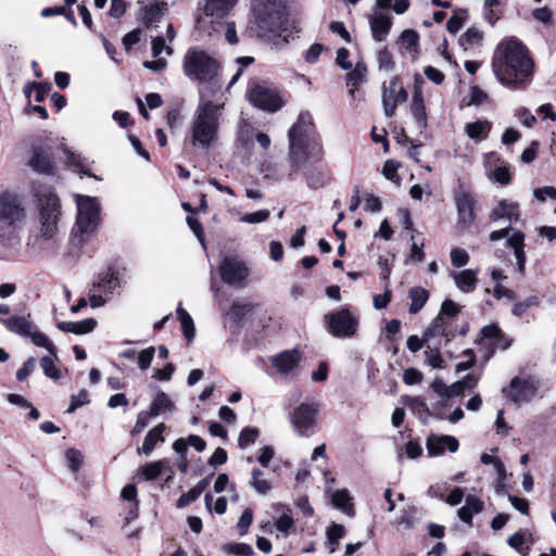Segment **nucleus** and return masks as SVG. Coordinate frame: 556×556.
I'll use <instances>...</instances> for the list:
<instances>
[{"label":"nucleus","mask_w":556,"mask_h":556,"mask_svg":"<svg viewBox=\"0 0 556 556\" xmlns=\"http://www.w3.org/2000/svg\"><path fill=\"white\" fill-rule=\"evenodd\" d=\"M329 332L338 338L353 337L358 328V318L348 309L342 308L325 317Z\"/></svg>","instance_id":"nucleus-8"},{"label":"nucleus","mask_w":556,"mask_h":556,"mask_svg":"<svg viewBox=\"0 0 556 556\" xmlns=\"http://www.w3.org/2000/svg\"><path fill=\"white\" fill-rule=\"evenodd\" d=\"M250 486L261 495L267 494L271 489L269 481L264 478V472L257 468L251 472Z\"/></svg>","instance_id":"nucleus-33"},{"label":"nucleus","mask_w":556,"mask_h":556,"mask_svg":"<svg viewBox=\"0 0 556 556\" xmlns=\"http://www.w3.org/2000/svg\"><path fill=\"white\" fill-rule=\"evenodd\" d=\"M344 527L338 523H333L327 530V539L328 542L332 545L331 551H334V547L339 544V540L344 535Z\"/></svg>","instance_id":"nucleus-50"},{"label":"nucleus","mask_w":556,"mask_h":556,"mask_svg":"<svg viewBox=\"0 0 556 556\" xmlns=\"http://www.w3.org/2000/svg\"><path fill=\"white\" fill-rule=\"evenodd\" d=\"M454 202L457 211V226L462 229H468L476 219L475 197L465 189H459L454 194Z\"/></svg>","instance_id":"nucleus-12"},{"label":"nucleus","mask_w":556,"mask_h":556,"mask_svg":"<svg viewBox=\"0 0 556 556\" xmlns=\"http://www.w3.org/2000/svg\"><path fill=\"white\" fill-rule=\"evenodd\" d=\"M65 457L68 463V467L72 471H77L83 462L81 453L76 448H68L65 452Z\"/></svg>","instance_id":"nucleus-53"},{"label":"nucleus","mask_w":556,"mask_h":556,"mask_svg":"<svg viewBox=\"0 0 556 556\" xmlns=\"http://www.w3.org/2000/svg\"><path fill=\"white\" fill-rule=\"evenodd\" d=\"M372 37L376 41H383L392 26L391 18L386 14H376L369 21Z\"/></svg>","instance_id":"nucleus-23"},{"label":"nucleus","mask_w":556,"mask_h":556,"mask_svg":"<svg viewBox=\"0 0 556 556\" xmlns=\"http://www.w3.org/2000/svg\"><path fill=\"white\" fill-rule=\"evenodd\" d=\"M483 509V503L473 495L466 497V503L457 511L459 519L468 525L472 523L473 514H479Z\"/></svg>","instance_id":"nucleus-28"},{"label":"nucleus","mask_w":556,"mask_h":556,"mask_svg":"<svg viewBox=\"0 0 556 556\" xmlns=\"http://www.w3.org/2000/svg\"><path fill=\"white\" fill-rule=\"evenodd\" d=\"M40 366L45 375L53 380L60 379L61 375L59 369L54 365V361L51 356H43L40 359Z\"/></svg>","instance_id":"nucleus-47"},{"label":"nucleus","mask_w":556,"mask_h":556,"mask_svg":"<svg viewBox=\"0 0 556 556\" xmlns=\"http://www.w3.org/2000/svg\"><path fill=\"white\" fill-rule=\"evenodd\" d=\"M219 273L226 283L240 286L248 277L249 270L239 258L226 256L219 265Z\"/></svg>","instance_id":"nucleus-14"},{"label":"nucleus","mask_w":556,"mask_h":556,"mask_svg":"<svg viewBox=\"0 0 556 556\" xmlns=\"http://www.w3.org/2000/svg\"><path fill=\"white\" fill-rule=\"evenodd\" d=\"M97 326V320L93 318H87L80 321H61L58 324V328L63 332H71L75 334H86Z\"/></svg>","instance_id":"nucleus-24"},{"label":"nucleus","mask_w":556,"mask_h":556,"mask_svg":"<svg viewBox=\"0 0 556 556\" xmlns=\"http://www.w3.org/2000/svg\"><path fill=\"white\" fill-rule=\"evenodd\" d=\"M408 94L405 88L399 87L397 77L393 76L389 86L383 88L382 103L384 114L389 117L395 114L396 105L407 101Z\"/></svg>","instance_id":"nucleus-15"},{"label":"nucleus","mask_w":556,"mask_h":556,"mask_svg":"<svg viewBox=\"0 0 556 556\" xmlns=\"http://www.w3.org/2000/svg\"><path fill=\"white\" fill-rule=\"evenodd\" d=\"M30 88L36 90L35 100L37 102H41L45 100L47 92L50 90V85L41 83L28 84L24 89L26 96H29Z\"/></svg>","instance_id":"nucleus-52"},{"label":"nucleus","mask_w":556,"mask_h":556,"mask_svg":"<svg viewBox=\"0 0 556 556\" xmlns=\"http://www.w3.org/2000/svg\"><path fill=\"white\" fill-rule=\"evenodd\" d=\"M405 405L410 408L413 412L417 413H428V407L426 402L420 396H410L404 401Z\"/></svg>","instance_id":"nucleus-57"},{"label":"nucleus","mask_w":556,"mask_h":556,"mask_svg":"<svg viewBox=\"0 0 556 556\" xmlns=\"http://www.w3.org/2000/svg\"><path fill=\"white\" fill-rule=\"evenodd\" d=\"M219 72V63L207 52L192 48L189 49L184 58L185 75L198 83L215 81Z\"/></svg>","instance_id":"nucleus-5"},{"label":"nucleus","mask_w":556,"mask_h":556,"mask_svg":"<svg viewBox=\"0 0 556 556\" xmlns=\"http://www.w3.org/2000/svg\"><path fill=\"white\" fill-rule=\"evenodd\" d=\"M26 216L21 198L12 192L0 194V220L7 226L15 227Z\"/></svg>","instance_id":"nucleus-9"},{"label":"nucleus","mask_w":556,"mask_h":556,"mask_svg":"<svg viewBox=\"0 0 556 556\" xmlns=\"http://www.w3.org/2000/svg\"><path fill=\"white\" fill-rule=\"evenodd\" d=\"M301 361L298 350H287L270 358L271 365L282 375L290 374Z\"/></svg>","instance_id":"nucleus-21"},{"label":"nucleus","mask_w":556,"mask_h":556,"mask_svg":"<svg viewBox=\"0 0 556 556\" xmlns=\"http://www.w3.org/2000/svg\"><path fill=\"white\" fill-rule=\"evenodd\" d=\"M270 215L269 210H260L253 213L244 214L240 220L247 224H260L265 222Z\"/></svg>","instance_id":"nucleus-51"},{"label":"nucleus","mask_w":556,"mask_h":556,"mask_svg":"<svg viewBox=\"0 0 556 556\" xmlns=\"http://www.w3.org/2000/svg\"><path fill=\"white\" fill-rule=\"evenodd\" d=\"M483 39V33L476 28H468L465 34L460 37L459 42L465 50L480 47Z\"/></svg>","instance_id":"nucleus-35"},{"label":"nucleus","mask_w":556,"mask_h":556,"mask_svg":"<svg viewBox=\"0 0 556 556\" xmlns=\"http://www.w3.org/2000/svg\"><path fill=\"white\" fill-rule=\"evenodd\" d=\"M224 103L200 98L190 125V143L195 149L208 150L218 138Z\"/></svg>","instance_id":"nucleus-2"},{"label":"nucleus","mask_w":556,"mask_h":556,"mask_svg":"<svg viewBox=\"0 0 556 556\" xmlns=\"http://www.w3.org/2000/svg\"><path fill=\"white\" fill-rule=\"evenodd\" d=\"M37 362L34 357H29L23 366L16 371V379L24 381L29 375H31L36 368Z\"/></svg>","instance_id":"nucleus-55"},{"label":"nucleus","mask_w":556,"mask_h":556,"mask_svg":"<svg viewBox=\"0 0 556 556\" xmlns=\"http://www.w3.org/2000/svg\"><path fill=\"white\" fill-rule=\"evenodd\" d=\"M252 521H253L252 509L251 508L244 509V511L242 513V515L237 523V529H238L239 534H241V535L245 534L248 532V529L251 526Z\"/></svg>","instance_id":"nucleus-56"},{"label":"nucleus","mask_w":556,"mask_h":556,"mask_svg":"<svg viewBox=\"0 0 556 556\" xmlns=\"http://www.w3.org/2000/svg\"><path fill=\"white\" fill-rule=\"evenodd\" d=\"M248 98L256 108L269 112L278 111L283 104L279 92L266 83H253L249 88Z\"/></svg>","instance_id":"nucleus-7"},{"label":"nucleus","mask_w":556,"mask_h":556,"mask_svg":"<svg viewBox=\"0 0 556 556\" xmlns=\"http://www.w3.org/2000/svg\"><path fill=\"white\" fill-rule=\"evenodd\" d=\"M492 68L497 79L506 86L525 87L533 74V61L527 48L517 39L502 40L494 51Z\"/></svg>","instance_id":"nucleus-1"},{"label":"nucleus","mask_w":556,"mask_h":556,"mask_svg":"<svg viewBox=\"0 0 556 556\" xmlns=\"http://www.w3.org/2000/svg\"><path fill=\"white\" fill-rule=\"evenodd\" d=\"M255 24L263 36H289V20L285 0H253Z\"/></svg>","instance_id":"nucleus-3"},{"label":"nucleus","mask_w":556,"mask_h":556,"mask_svg":"<svg viewBox=\"0 0 556 556\" xmlns=\"http://www.w3.org/2000/svg\"><path fill=\"white\" fill-rule=\"evenodd\" d=\"M489 218L493 223L505 219L510 226L513 223H517L520 218L519 204L517 202L503 199L493 207Z\"/></svg>","instance_id":"nucleus-18"},{"label":"nucleus","mask_w":556,"mask_h":556,"mask_svg":"<svg viewBox=\"0 0 556 556\" xmlns=\"http://www.w3.org/2000/svg\"><path fill=\"white\" fill-rule=\"evenodd\" d=\"M426 356V363L431 366L432 368H443L444 367V361L442 358L441 352L438 348L426 350L425 352Z\"/></svg>","instance_id":"nucleus-46"},{"label":"nucleus","mask_w":556,"mask_h":556,"mask_svg":"<svg viewBox=\"0 0 556 556\" xmlns=\"http://www.w3.org/2000/svg\"><path fill=\"white\" fill-rule=\"evenodd\" d=\"M66 164L83 174L91 176L88 172V163L86 160H81L79 155L70 153L67 156Z\"/></svg>","instance_id":"nucleus-54"},{"label":"nucleus","mask_w":556,"mask_h":556,"mask_svg":"<svg viewBox=\"0 0 556 556\" xmlns=\"http://www.w3.org/2000/svg\"><path fill=\"white\" fill-rule=\"evenodd\" d=\"M410 300L409 313L417 314L427 303L429 299V292L421 287H414L408 292Z\"/></svg>","instance_id":"nucleus-30"},{"label":"nucleus","mask_w":556,"mask_h":556,"mask_svg":"<svg viewBox=\"0 0 556 556\" xmlns=\"http://www.w3.org/2000/svg\"><path fill=\"white\" fill-rule=\"evenodd\" d=\"M76 227L81 236L96 231L99 225L100 207L96 198L76 194Z\"/></svg>","instance_id":"nucleus-6"},{"label":"nucleus","mask_w":556,"mask_h":556,"mask_svg":"<svg viewBox=\"0 0 556 556\" xmlns=\"http://www.w3.org/2000/svg\"><path fill=\"white\" fill-rule=\"evenodd\" d=\"M492 128L491 122L484 119V121H477L473 123H468L465 125V132L466 135L476 141H481L488 138L490 131Z\"/></svg>","instance_id":"nucleus-29"},{"label":"nucleus","mask_w":556,"mask_h":556,"mask_svg":"<svg viewBox=\"0 0 556 556\" xmlns=\"http://www.w3.org/2000/svg\"><path fill=\"white\" fill-rule=\"evenodd\" d=\"M89 403V395L86 390H81L77 395L72 396L71 405L67 409L68 413L75 412L78 407Z\"/></svg>","instance_id":"nucleus-59"},{"label":"nucleus","mask_w":556,"mask_h":556,"mask_svg":"<svg viewBox=\"0 0 556 556\" xmlns=\"http://www.w3.org/2000/svg\"><path fill=\"white\" fill-rule=\"evenodd\" d=\"M260 435V431L256 428H243L238 438V445L240 448H245L250 444H253Z\"/></svg>","instance_id":"nucleus-42"},{"label":"nucleus","mask_w":556,"mask_h":556,"mask_svg":"<svg viewBox=\"0 0 556 556\" xmlns=\"http://www.w3.org/2000/svg\"><path fill=\"white\" fill-rule=\"evenodd\" d=\"M507 543L510 547L518 551L521 555H527V553L522 552V545L525 543V534L522 532H516L515 534L509 536Z\"/></svg>","instance_id":"nucleus-62"},{"label":"nucleus","mask_w":556,"mask_h":556,"mask_svg":"<svg viewBox=\"0 0 556 556\" xmlns=\"http://www.w3.org/2000/svg\"><path fill=\"white\" fill-rule=\"evenodd\" d=\"M224 551L238 556H252L254 554L251 545L247 543H233L224 546Z\"/></svg>","instance_id":"nucleus-48"},{"label":"nucleus","mask_w":556,"mask_h":556,"mask_svg":"<svg viewBox=\"0 0 556 556\" xmlns=\"http://www.w3.org/2000/svg\"><path fill=\"white\" fill-rule=\"evenodd\" d=\"M35 195L37 198L40 235L45 239H52L58 232V225L62 215L60 199L50 187H39Z\"/></svg>","instance_id":"nucleus-4"},{"label":"nucleus","mask_w":556,"mask_h":556,"mask_svg":"<svg viewBox=\"0 0 556 556\" xmlns=\"http://www.w3.org/2000/svg\"><path fill=\"white\" fill-rule=\"evenodd\" d=\"M238 0H205L203 14L198 17L199 27L207 24L219 25L229 12L233 9Z\"/></svg>","instance_id":"nucleus-11"},{"label":"nucleus","mask_w":556,"mask_h":556,"mask_svg":"<svg viewBox=\"0 0 556 556\" xmlns=\"http://www.w3.org/2000/svg\"><path fill=\"white\" fill-rule=\"evenodd\" d=\"M176 37V33L172 23L166 25V35H157L152 38V54L154 58H159L164 51L167 56H170L174 52L172 42Z\"/></svg>","instance_id":"nucleus-22"},{"label":"nucleus","mask_w":556,"mask_h":556,"mask_svg":"<svg viewBox=\"0 0 556 556\" xmlns=\"http://www.w3.org/2000/svg\"><path fill=\"white\" fill-rule=\"evenodd\" d=\"M534 197L540 201H545L546 198L556 200V188L552 186L538 188L534 190Z\"/></svg>","instance_id":"nucleus-64"},{"label":"nucleus","mask_w":556,"mask_h":556,"mask_svg":"<svg viewBox=\"0 0 556 556\" xmlns=\"http://www.w3.org/2000/svg\"><path fill=\"white\" fill-rule=\"evenodd\" d=\"M155 349L150 346L148 349L142 350L138 356V365L140 369L146 370L150 367L151 362L154 357Z\"/></svg>","instance_id":"nucleus-58"},{"label":"nucleus","mask_w":556,"mask_h":556,"mask_svg":"<svg viewBox=\"0 0 556 556\" xmlns=\"http://www.w3.org/2000/svg\"><path fill=\"white\" fill-rule=\"evenodd\" d=\"M27 338H30L35 345L45 348L54 358L58 357L56 348L45 333L31 330V334H29Z\"/></svg>","instance_id":"nucleus-41"},{"label":"nucleus","mask_w":556,"mask_h":556,"mask_svg":"<svg viewBox=\"0 0 556 556\" xmlns=\"http://www.w3.org/2000/svg\"><path fill=\"white\" fill-rule=\"evenodd\" d=\"M140 18L147 27L156 26L167 12V3L162 0H140Z\"/></svg>","instance_id":"nucleus-17"},{"label":"nucleus","mask_w":556,"mask_h":556,"mask_svg":"<svg viewBox=\"0 0 556 556\" xmlns=\"http://www.w3.org/2000/svg\"><path fill=\"white\" fill-rule=\"evenodd\" d=\"M174 408L175 405L169 396L164 392H159L153 399L149 412L153 417H155L164 410H173Z\"/></svg>","instance_id":"nucleus-32"},{"label":"nucleus","mask_w":556,"mask_h":556,"mask_svg":"<svg viewBox=\"0 0 556 556\" xmlns=\"http://www.w3.org/2000/svg\"><path fill=\"white\" fill-rule=\"evenodd\" d=\"M467 11L464 9H457L454 14L450 17L446 24V28L450 33H457L466 20Z\"/></svg>","instance_id":"nucleus-43"},{"label":"nucleus","mask_w":556,"mask_h":556,"mask_svg":"<svg viewBox=\"0 0 556 556\" xmlns=\"http://www.w3.org/2000/svg\"><path fill=\"white\" fill-rule=\"evenodd\" d=\"M317 412L318 405L315 403H303L293 410L290 421L299 435H308L309 429L316 424Z\"/></svg>","instance_id":"nucleus-13"},{"label":"nucleus","mask_w":556,"mask_h":556,"mask_svg":"<svg viewBox=\"0 0 556 556\" xmlns=\"http://www.w3.org/2000/svg\"><path fill=\"white\" fill-rule=\"evenodd\" d=\"M435 336L443 337L445 339V344L451 342L456 336V326L454 325V320L437 316L424 331L426 340Z\"/></svg>","instance_id":"nucleus-19"},{"label":"nucleus","mask_w":556,"mask_h":556,"mask_svg":"<svg viewBox=\"0 0 556 556\" xmlns=\"http://www.w3.org/2000/svg\"><path fill=\"white\" fill-rule=\"evenodd\" d=\"M169 463L166 459L152 462L141 468V472L146 480H155L164 469L168 467Z\"/></svg>","instance_id":"nucleus-37"},{"label":"nucleus","mask_w":556,"mask_h":556,"mask_svg":"<svg viewBox=\"0 0 556 556\" xmlns=\"http://www.w3.org/2000/svg\"><path fill=\"white\" fill-rule=\"evenodd\" d=\"M1 321L8 330L24 338H27L29 334H31V330L34 328L28 318L24 316H12L8 319H2Z\"/></svg>","instance_id":"nucleus-26"},{"label":"nucleus","mask_w":556,"mask_h":556,"mask_svg":"<svg viewBox=\"0 0 556 556\" xmlns=\"http://www.w3.org/2000/svg\"><path fill=\"white\" fill-rule=\"evenodd\" d=\"M153 417L150 412L142 410L138 414L136 424L132 428L131 433L137 434L140 433L149 424V419Z\"/></svg>","instance_id":"nucleus-60"},{"label":"nucleus","mask_w":556,"mask_h":556,"mask_svg":"<svg viewBox=\"0 0 556 556\" xmlns=\"http://www.w3.org/2000/svg\"><path fill=\"white\" fill-rule=\"evenodd\" d=\"M492 178L501 185H506L510 180V173H509L508 168H506L504 166H500L494 169V172L492 174Z\"/></svg>","instance_id":"nucleus-63"},{"label":"nucleus","mask_w":556,"mask_h":556,"mask_svg":"<svg viewBox=\"0 0 556 556\" xmlns=\"http://www.w3.org/2000/svg\"><path fill=\"white\" fill-rule=\"evenodd\" d=\"M459 447V442L452 435H431L427 440V452L430 456H439L447 450L455 453Z\"/></svg>","instance_id":"nucleus-20"},{"label":"nucleus","mask_w":556,"mask_h":556,"mask_svg":"<svg viewBox=\"0 0 556 556\" xmlns=\"http://www.w3.org/2000/svg\"><path fill=\"white\" fill-rule=\"evenodd\" d=\"M331 501L334 507L341 509L349 516H353V507L350 504L351 497L346 490H339L334 492Z\"/></svg>","instance_id":"nucleus-38"},{"label":"nucleus","mask_w":556,"mask_h":556,"mask_svg":"<svg viewBox=\"0 0 556 556\" xmlns=\"http://www.w3.org/2000/svg\"><path fill=\"white\" fill-rule=\"evenodd\" d=\"M119 286L118 278L114 273H106L93 283L92 288H98L105 293H112Z\"/></svg>","instance_id":"nucleus-39"},{"label":"nucleus","mask_w":556,"mask_h":556,"mask_svg":"<svg viewBox=\"0 0 556 556\" xmlns=\"http://www.w3.org/2000/svg\"><path fill=\"white\" fill-rule=\"evenodd\" d=\"M456 287L465 293L472 292L477 286V273L473 269H464L453 273Z\"/></svg>","instance_id":"nucleus-25"},{"label":"nucleus","mask_w":556,"mask_h":556,"mask_svg":"<svg viewBox=\"0 0 556 556\" xmlns=\"http://www.w3.org/2000/svg\"><path fill=\"white\" fill-rule=\"evenodd\" d=\"M410 111L419 127H426L427 115L421 91L416 89L413 96Z\"/></svg>","instance_id":"nucleus-31"},{"label":"nucleus","mask_w":556,"mask_h":556,"mask_svg":"<svg viewBox=\"0 0 556 556\" xmlns=\"http://www.w3.org/2000/svg\"><path fill=\"white\" fill-rule=\"evenodd\" d=\"M331 179L330 172L327 168H312L307 175V184L312 188H320Z\"/></svg>","instance_id":"nucleus-34"},{"label":"nucleus","mask_w":556,"mask_h":556,"mask_svg":"<svg viewBox=\"0 0 556 556\" xmlns=\"http://www.w3.org/2000/svg\"><path fill=\"white\" fill-rule=\"evenodd\" d=\"M306 125L304 116H300L296 124L289 130L290 157L293 166L298 167L305 162V147L307 143Z\"/></svg>","instance_id":"nucleus-10"},{"label":"nucleus","mask_w":556,"mask_h":556,"mask_svg":"<svg viewBox=\"0 0 556 556\" xmlns=\"http://www.w3.org/2000/svg\"><path fill=\"white\" fill-rule=\"evenodd\" d=\"M165 428L166 427L164 424H160L151 429L146 435L142 446L138 448V453H143L144 455L149 456L157 443L164 442L165 439L163 437V432Z\"/></svg>","instance_id":"nucleus-27"},{"label":"nucleus","mask_w":556,"mask_h":556,"mask_svg":"<svg viewBox=\"0 0 556 556\" xmlns=\"http://www.w3.org/2000/svg\"><path fill=\"white\" fill-rule=\"evenodd\" d=\"M469 262V254L465 249L453 248L451 250V263L454 267H463Z\"/></svg>","instance_id":"nucleus-49"},{"label":"nucleus","mask_w":556,"mask_h":556,"mask_svg":"<svg viewBox=\"0 0 556 556\" xmlns=\"http://www.w3.org/2000/svg\"><path fill=\"white\" fill-rule=\"evenodd\" d=\"M458 313H459V306L454 301L446 299L441 304V308H440L438 316L454 320V318L457 317Z\"/></svg>","instance_id":"nucleus-45"},{"label":"nucleus","mask_w":556,"mask_h":556,"mask_svg":"<svg viewBox=\"0 0 556 556\" xmlns=\"http://www.w3.org/2000/svg\"><path fill=\"white\" fill-rule=\"evenodd\" d=\"M254 308L252 303H239L236 302L231 305L228 311V317L236 324H240L243 321L244 317L251 313Z\"/></svg>","instance_id":"nucleus-36"},{"label":"nucleus","mask_w":556,"mask_h":556,"mask_svg":"<svg viewBox=\"0 0 556 556\" xmlns=\"http://www.w3.org/2000/svg\"><path fill=\"white\" fill-rule=\"evenodd\" d=\"M29 164L35 170L40 173H50L52 170L50 157L42 152H35Z\"/></svg>","instance_id":"nucleus-40"},{"label":"nucleus","mask_w":556,"mask_h":556,"mask_svg":"<svg viewBox=\"0 0 556 556\" xmlns=\"http://www.w3.org/2000/svg\"><path fill=\"white\" fill-rule=\"evenodd\" d=\"M400 39L403 48L409 52H413L417 48L419 36L415 30L406 29L402 33Z\"/></svg>","instance_id":"nucleus-44"},{"label":"nucleus","mask_w":556,"mask_h":556,"mask_svg":"<svg viewBox=\"0 0 556 556\" xmlns=\"http://www.w3.org/2000/svg\"><path fill=\"white\" fill-rule=\"evenodd\" d=\"M421 380L422 374L415 368H408L403 374V381L408 386L419 383Z\"/></svg>","instance_id":"nucleus-61"},{"label":"nucleus","mask_w":556,"mask_h":556,"mask_svg":"<svg viewBox=\"0 0 556 556\" xmlns=\"http://www.w3.org/2000/svg\"><path fill=\"white\" fill-rule=\"evenodd\" d=\"M502 392L515 404L520 405L529 402L534 396L535 388L531 381L515 377Z\"/></svg>","instance_id":"nucleus-16"}]
</instances>
